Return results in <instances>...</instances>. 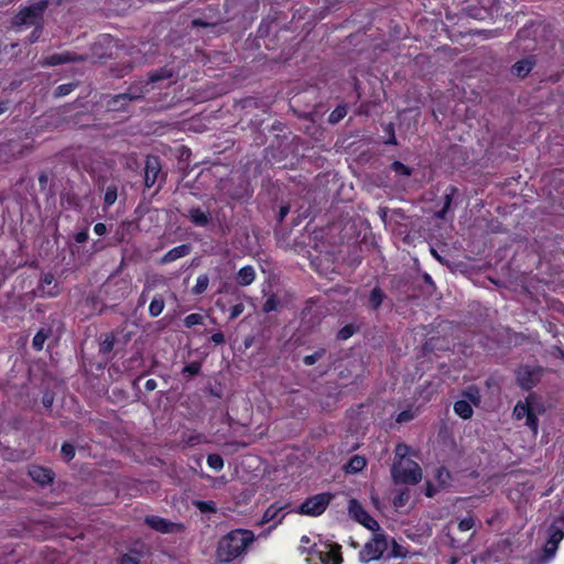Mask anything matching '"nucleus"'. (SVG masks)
<instances>
[{"label":"nucleus","mask_w":564,"mask_h":564,"mask_svg":"<svg viewBox=\"0 0 564 564\" xmlns=\"http://www.w3.org/2000/svg\"><path fill=\"white\" fill-rule=\"evenodd\" d=\"M254 540L249 530H234L226 534L218 544L217 557L220 562H230L241 555Z\"/></svg>","instance_id":"nucleus-1"},{"label":"nucleus","mask_w":564,"mask_h":564,"mask_svg":"<svg viewBox=\"0 0 564 564\" xmlns=\"http://www.w3.org/2000/svg\"><path fill=\"white\" fill-rule=\"evenodd\" d=\"M392 477L397 482L414 485L422 479V470L414 460L399 459L392 467Z\"/></svg>","instance_id":"nucleus-2"},{"label":"nucleus","mask_w":564,"mask_h":564,"mask_svg":"<svg viewBox=\"0 0 564 564\" xmlns=\"http://www.w3.org/2000/svg\"><path fill=\"white\" fill-rule=\"evenodd\" d=\"M389 545L388 539L382 534H375L373 538L368 541L362 550L359 552L360 561L368 563L371 561L379 560L382 554L387 551Z\"/></svg>","instance_id":"nucleus-3"},{"label":"nucleus","mask_w":564,"mask_h":564,"mask_svg":"<svg viewBox=\"0 0 564 564\" xmlns=\"http://www.w3.org/2000/svg\"><path fill=\"white\" fill-rule=\"evenodd\" d=\"M313 554L317 555L322 564H341L340 546L338 544L322 543L314 541Z\"/></svg>","instance_id":"nucleus-4"},{"label":"nucleus","mask_w":564,"mask_h":564,"mask_svg":"<svg viewBox=\"0 0 564 564\" xmlns=\"http://www.w3.org/2000/svg\"><path fill=\"white\" fill-rule=\"evenodd\" d=\"M332 496L329 494H318L308 498L300 507V513L316 517L322 514L329 505Z\"/></svg>","instance_id":"nucleus-5"},{"label":"nucleus","mask_w":564,"mask_h":564,"mask_svg":"<svg viewBox=\"0 0 564 564\" xmlns=\"http://www.w3.org/2000/svg\"><path fill=\"white\" fill-rule=\"evenodd\" d=\"M46 8V2H37L30 7L23 8L14 18L15 25L36 24Z\"/></svg>","instance_id":"nucleus-6"},{"label":"nucleus","mask_w":564,"mask_h":564,"mask_svg":"<svg viewBox=\"0 0 564 564\" xmlns=\"http://www.w3.org/2000/svg\"><path fill=\"white\" fill-rule=\"evenodd\" d=\"M349 514L358 521L360 524L365 525L367 529L376 532L379 530V523L368 514V512L361 507V505L351 499L348 505Z\"/></svg>","instance_id":"nucleus-7"},{"label":"nucleus","mask_w":564,"mask_h":564,"mask_svg":"<svg viewBox=\"0 0 564 564\" xmlns=\"http://www.w3.org/2000/svg\"><path fill=\"white\" fill-rule=\"evenodd\" d=\"M513 414L518 420L527 419L525 424L532 430L534 434L538 432V420L532 412V409L527 402H519L513 410Z\"/></svg>","instance_id":"nucleus-8"},{"label":"nucleus","mask_w":564,"mask_h":564,"mask_svg":"<svg viewBox=\"0 0 564 564\" xmlns=\"http://www.w3.org/2000/svg\"><path fill=\"white\" fill-rule=\"evenodd\" d=\"M161 171L160 162L155 156H148L144 169V183L147 187H151L156 182Z\"/></svg>","instance_id":"nucleus-9"},{"label":"nucleus","mask_w":564,"mask_h":564,"mask_svg":"<svg viewBox=\"0 0 564 564\" xmlns=\"http://www.w3.org/2000/svg\"><path fill=\"white\" fill-rule=\"evenodd\" d=\"M29 475L34 481L39 482L40 485H46L53 480L52 471L41 466H31L29 468Z\"/></svg>","instance_id":"nucleus-10"},{"label":"nucleus","mask_w":564,"mask_h":564,"mask_svg":"<svg viewBox=\"0 0 564 564\" xmlns=\"http://www.w3.org/2000/svg\"><path fill=\"white\" fill-rule=\"evenodd\" d=\"M283 510H284L283 506H278V505L270 506L265 510L262 521L267 522V523L273 521L274 524L280 523L284 517Z\"/></svg>","instance_id":"nucleus-11"},{"label":"nucleus","mask_w":564,"mask_h":564,"mask_svg":"<svg viewBox=\"0 0 564 564\" xmlns=\"http://www.w3.org/2000/svg\"><path fill=\"white\" fill-rule=\"evenodd\" d=\"M145 522L154 530L163 533L171 532L173 528L175 527L174 523L167 522L166 520L160 518V517H148L145 519Z\"/></svg>","instance_id":"nucleus-12"},{"label":"nucleus","mask_w":564,"mask_h":564,"mask_svg":"<svg viewBox=\"0 0 564 564\" xmlns=\"http://www.w3.org/2000/svg\"><path fill=\"white\" fill-rule=\"evenodd\" d=\"M189 251H191V248L187 245L177 246L164 254V257L162 258V262L163 263L173 262L180 258L187 256L189 253Z\"/></svg>","instance_id":"nucleus-13"},{"label":"nucleus","mask_w":564,"mask_h":564,"mask_svg":"<svg viewBox=\"0 0 564 564\" xmlns=\"http://www.w3.org/2000/svg\"><path fill=\"white\" fill-rule=\"evenodd\" d=\"M78 58L79 57L76 56L75 54H72L69 52H64V53H57V54L50 55L46 58L45 64L54 66V65H59V64H64V63H68V62H74V61H77Z\"/></svg>","instance_id":"nucleus-14"},{"label":"nucleus","mask_w":564,"mask_h":564,"mask_svg":"<svg viewBox=\"0 0 564 564\" xmlns=\"http://www.w3.org/2000/svg\"><path fill=\"white\" fill-rule=\"evenodd\" d=\"M256 271L251 265L241 268L237 274V283L242 286H247L254 281Z\"/></svg>","instance_id":"nucleus-15"},{"label":"nucleus","mask_w":564,"mask_h":564,"mask_svg":"<svg viewBox=\"0 0 564 564\" xmlns=\"http://www.w3.org/2000/svg\"><path fill=\"white\" fill-rule=\"evenodd\" d=\"M532 67L533 61L531 58H524L512 66V73L519 77H524L531 72Z\"/></svg>","instance_id":"nucleus-16"},{"label":"nucleus","mask_w":564,"mask_h":564,"mask_svg":"<svg viewBox=\"0 0 564 564\" xmlns=\"http://www.w3.org/2000/svg\"><path fill=\"white\" fill-rule=\"evenodd\" d=\"M455 413L462 419H469L473 415V408L466 400H459L454 404Z\"/></svg>","instance_id":"nucleus-17"},{"label":"nucleus","mask_w":564,"mask_h":564,"mask_svg":"<svg viewBox=\"0 0 564 564\" xmlns=\"http://www.w3.org/2000/svg\"><path fill=\"white\" fill-rule=\"evenodd\" d=\"M366 466V459L359 455L351 457L346 466V471L356 474L361 471Z\"/></svg>","instance_id":"nucleus-18"},{"label":"nucleus","mask_w":564,"mask_h":564,"mask_svg":"<svg viewBox=\"0 0 564 564\" xmlns=\"http://www.w3.org/2000/svg\"><path fill=\"white\" fill-rule=\"evenodd\" d=\"M189 219L197 226H205L208 223V216L199 208H193L188 212Z\"/></svg>","instance_id":"nucleus-19"},{"label":"nucleus","mask_w":564,"mask_h":564,"mask_svg":"<svg viewBox=\"0 0 564 564\" xmlns=\"http://www.w3.org/2000/svg\"><path fill=\"white\" fill-rule=\"evenodd\" d=\"M164 306H165V304H164L163 299L161 296H155L149 305L150 315L152 317L159 316L163 312Z\"/></svg>","instance_id":"nucleus-20"},{"label":"nucleus","mask_w":564,"mask_h":564,"mask_svg":"<svg viewBox=\"0 0 564 564\" xmlns=\"http://www.w3.org/2000/svg\"><path fill=\"white\" fill-rule=\"evenodd\" d=\"M531 376L532 373L528 368L520 369L517 375L518 381L525 389L531 388L533 384V379L531 378Z\"/></svg>","instance_id":"nucleus-21"},{"label":"nucleus","mask_w":564,"mask_h":564,"mask_svg":"<svg viewBox=\"0 0 564 564\" xmlns=\"http://www.w3.org/2000/svg\"><path fill=\"white\" fill-rule=\"evenodd\" d=\"M209 284V279L206 274H200L196 279V284L193 286L194 294H202L206 291Z\"/></svg>","instance_id":"nucleus-22"},{"label":"nucleus","mask_w":564,"mask_h":564,"mask_svg":"<svg viewBox=\"0 0 564 564\" xmlns=\"http://www.w3.org/2000/svg\"><path fill=\"white\" fill-rule=\"evenodd\" d=\"M207 465L214 470H220L224 467V459L217 454H210L207 457Z\"/></svg>","instance_id":"nucleus-23"},{"label":"nucleus","mask_w":564,"mask_h":564,"mask_svg":"<svg viewBox=\"0 0 564 564\" xmlns=\"http://www.w3.org/2000/svg\"><path fill=\"white\" fill-rule=\"evenodd\" d=\"M564 532L562 529L557 528L555 524H553L550 529V538L547 541L553 542L558 545V543L563 540Z\"/></svg>","instance_id":"nucleus-24"},{"label":"nucleus","mask_w":564,"mask_h":564,"mask_svg":"<svg viewBox=\"0 0 564 564\" xmlns=\"http://www.w3.org/2000/svg\"><path fill=\"white\" fill-rule=\"evenodd\" d=\"M203 319H204L203 315L197 314V313H192L184 318V325L186 327H193L195 325L202 324Z\"/></svg>","instance_id":"nucleus-25"},{"label":"nucleus","mask_w":564,"mask_h":564,"mask_svg":"<svg viewBox=\"0 0 564 564\" xmlns=\"http://www.w3.org/2000/svg\"><path fill=\"white\" fill-rule=\"evenodd\" d=\"M313 543L314 542H312L310 536L303 535L301 538L300 546H299L301 553L313 554Z\"/></svg>","instance_id":"nucleus-26"},{"label":"nucleus","mask_w":564,"mask_h":564,"mask_svg":"<svg viewBox=\"0 0 564 564\" xmlns=\"http://www.w3.org/2000/svg\"><path fill=\"white\" fill-rule=\"evenodd\" d=\"M47 338V334L44 330H40L33 338L32 345L36 350H41L44 346V343Z\"/></svg>","instance_id":"nucleus-27"},{"label":"nucleus","mask_w":564,"mask_h":564,"mask_svg":"<svg viewBox=\"0 0 564 564\" xmlns=\"http://www.w3.org/2000/svg\"><path fill=\"white\" fill-rule=\"evenodd\" d=\"M383 295L379 289H373L370 295V304L373 308H377L382 302Z\"/></svg>","instance_id":"nucleus-28"},{"label":"nucleus","mask_w":564,"mask_h":564,"mask_svg":"<svg viewBox=\"0 0 564 564\" xmlns=\"http://www.w3.org/2000/svg\"><path fill=\"white\" fill-rule=\"evenodd\" d=\"M557 544L546 541L544 545V557L546 561H550L556 553Z\"/></svg>","instance_id":"nucleus-29"},{"label":"nucleus","mask_w":564,"mask_h":564,"mask_svg":"<svg viewBox=\"0 0 564 564\" xmlns=\"http://www.w3.org/2000/svg\"><path fill=\"white\" fill-rule=\"evenodd\" d=\"M346 116V109L344 107H338L329 115V121L332 123H336L341 120Z\"/></svg>","instance_id":"nucleus-30"},{"label":"nucleus","mask_w":564,"mask_h":564,"mask_svg":"<svg viewBox=\"0 0 564 564\" xmlns=\"http://www.w3.org/2000/svg\"><path fill=\"white\" fill-rule=\"evenodd\" d=\"M117 200V189L115 187H108L105 193V204L111 206Z\"/></svg>","instance_id":"nucleus-31"},{"label":"nucleus","mask_w":564,"mask_h":564,"mask_svg":"<svg viewBox=\"0 0 564 564\" xmlns=\"http://www.w3.org/2000/svg\"><path fill=\"white\" fill-rule=\"evenodd\" d=\"M195 506L202 511V512H215L216 507L213 501H197L195 502Z\"/></svg>","instance_id":"nucleus-32"},{"label":"nucleus","mask_w":564,"mask_h":564,"mask_svg":"<svg viewBox=\"0 0 564 564\" xmlns=\"http://www.w3.org/2000/svg\"><path fill=\"white\" fill-rule=\"evenodd\" d=\"M392 170L399 175L409 176L411 174L410 169L400 162H394L392 164Z\"/></svg>","instance_id":"nucleus-33"},{"label":"nucleus","mask_w":564,"mask_h":564,"mask_svg":"<svg viewBox=\"0 0 564 564\" xmlns=\"http://www.w3.org/2000/svg\"><path fill=\"white\" fill-rule=\"evenodd\" d=\"M436 478H437L438 485L444 486V485H446L447 480L449 479V474L446 469L438 468L436 470Z\"/></svg>","instance_id":"nucleus-34"},{"label":"nucleus","mask_w":564,"mask_h":564,"mask_svg":"<svg viewBox=\"0 0 564 564\" xmlns=\"http://www.w3.org/2000/svg\"><path fill=\"white\" fill-rule=\"evenodd\" d=\"M474 527L473 518H465L459 521L458 528L460 531L466 532L469 531Z\"/></svg>","instance_id":"nucleus-35"},{"label":"nucleus","mask_w":564,"mask_h":564,"mask_svg":"<svg viewBox=\"0 0 564 564\" xmlns=\"http://www.w3.org/2000/svg\"><path fill=\"white\" fill-rule=\"evenodd\" d=\"M465 395L469 399L470 402H473L474 404H478L479 402V393L476 389L474 388H469Z\"/></svg>","instance_id":"nucleus-36"},{"label":"nucleus","mask_w":564,"mask_h":564,"mask_svg":"<svg viewBox=\"0 0 564 564\" xmlns=\"http://www.w3.org/2000/svg\"><path fill=\"white\" fill-rule=\"evenodd\" d=\"M322 355H323L322 351H317L315 354L305 356L304 364L307 365V366H312L322 357Z\"/></svg>","instance_id":"nucleus-37"},{"label":"nucleus","mask_w":564,"mask_h":564,"mask_svg":"<svg viewBox=\"0 0 564 564\" xmlns=\"http://www.w3.org/2000/svg\"><path fill=\"white\" fill-rule=\"evenodd\" d=\"M62 454L64 455V457L66 459H68V460L72 459L74 457V454H75L73 445L64 444L62 446Z\"/></svg>","instance_id":"nucleus-38"},{"label":"nucleus","mask_w":564,"mask_h":564,"mask_svg":"<svg viewBox=\"0 0 564 564\" xmlns=\"http://www.w3.org/2000/svg\"><path fill=\"white\" fill-rule=\"evenodd\" d=\"M409 453V447L405 444H399L395 447V455L400 457V459H406L405 456Z\"/></svg>","instance_id":"nucleus-39"},{"label":"nucleus","mask_w":564,"mask_h":564,"mask_svg":"<svg viewBox=\"0 0 564 564\" xmlns=\"http://www.w3.org/2000/svg\"><path fill=\"white\" fill-rule=\"evenodd\" d=\"M413 417H414L413 412H411V411H403V412L398 414L397 422H399V423L408 422V421L412 420Z\"/></svg>","instance_id":"nucleus-40"},{"label":"nucleus","mask_w":564,"mask_h":564,"mask_svg":"<svg viewBox=\"0 0 564 564\" xmlns=\"http://www.w3.org/2000/svg\"><path fill=\"white\" fill-rule=\"evenodd\" d=\"M354 330H352V327L351 326H346L344 328H341L338 333V337L340 339H348L351 335H352Z\"/></svg>","instance_id":"nucleus-41"},{"label":"nucleus","mask_w":564,"mask_h":564,"mask_svg":"<svg viewBox=\"0 0 564 564\" xmlns=\"http://www.w3.org/2000/svg\"><path fill=\"white\" fill-rule=\"evenodd\" d=\"M121 564H139V558L134 555L126 554L121 557Z\"/></svg>","instance_id":"nucleus-42"},{"label":"nucleus","mask_w":564,"mask_h":564,"mask_svg":"<svg viewBox=\"0 0 564 564\" xmlns=\"http://www.w3.org/2000/svg\"><path fill=\"white\" fill-rule=\"evenodd\" d=\"M88 239V231L87 230H82L79 232H77L75 235V240L76 242L78 243H83L85 242L86 240Z\"/></svg>","instance_id":"nucleus-43"},{"label":"nucleus","mask_w":564,"mask_h":564,"mask_svg":"<svg viewBox=\"0 0 564 564\" xmlns=\"http://www.w3.org/2000/svg\"><path fill=\"white\" fill-rule=\"evenodd\" d=\"M274 308H275V300L273 297L268 299L263 305V311L271 312Z\"/></svg>","instance_id":"nucleus-44"},{"label":"nucleus","mask_w":564,"mask_h":564,"mask_svg":"<svg viewBox=\"0 0 564 564\" xmlns=\"http://www.w3.org/2000/svg\"><path fill=\"white\" fill-rule=\"evenodd\" d=\"M184 371L185 372H188L191 375H196L198 371H199V365L196 364V362H193L191 365H187L185 368H184Z\"/></svg>","instance_id":"nucleus-45"},{"label":"nucleus","mask_w":564,"mask_h":564,"mask_svg":"<svg viewBox=\"0 0 564 564\" xmlns=\"http://www.w3.org/2000/svg\"><path fill=\"white\" fill-rule=\"evenodd\" d=\"M94 231H95V234H96V235H98V236H102V235H105V234H106V231H107V227H106V225H105V224H102V223H98V224H96V225H95V227H94Z\"/></svg>","instance_id":"nucleus-46"},{"label":"nucleus","mask_w":564,"mask_h":564,"mask_svg":"<svg viewBox=\"0 0 564 564\" xmlns=\"http://www.w3.org/2000/svg\"><path fill=\"white\" fill-rule=\"evenodd\" d=\"M53 282H54V276H53L52 274H50V273H48V274H45V275L43 276V279H42V284H41V285H42V289L44 290V289H45V286H50V285H52V284H53Z\"/></svg>","instance_id":"nucleus-47"},{"label":"nucleus","mask_w":564,"mask_h":564,"mask_svg":"<svg viewBox=\"0 0 564 564\" xmlns=\"http://www.w3.org/2000/svg\"><path fill=\"white\" fill-rule=\"evenodd\" d=\"M212 340L216 345H220L225 341V337L221 333H215L212 335Z\"/></svg>","instance_id":"nucleus-48"},{"label":"nucleus","mask_w":564,"mask_h":564,"mask_svg":"<svg viewBox=\"0 0 564 564\" xmlns=\"http://www.w3.org/2000/svg\"><path fill=\"white\" fill-rule=\"evenodd\" d=\"M242 305L241 304H238V305H235L231 310V314H230V317L231 318H236L238 317L241 313H242Z\"/></svg>","instance_id":"nucleus-49"},{"label":"nucleus","mask_w":564,"mask_h":564,"mask_svg":"<svg viewBox=\"0 0 564 564\" xmlns=\"http://www.w3.org/2000/svg\"><path fill=\"white\" fill-rule=\"evenodd\" d=\"M436 488L429 484L426 487V496L432 497L436 492Z\"/></svg>","instance_id":"nucleus-50"},{"label":"nucleus","mask_w":564,"mask_h":564,"mask_svg":"<svg viewBox=\"0 0 564 564\" xmlns=\"http://www.w3.org/2000/svg\"><path fill=\"white\" fill-rule=\"evenodd\" d=\"M404 500H405V499H404V496H403V494H402V495H400V496L394 500V505H395L397 507H402V506L404 505Z\"/></svg>","instance_id":"nucleus-51"},{"label":"nucleus","mask_w":564,"mask_h":564,"mask_svg":"<svg viewBox=\"0 0 564 564\" xmlns=\"http://www.w3.org/2000/svg\"><path fill=\"white\" fill-rule=\"evenodd\" d=\"M288 213H289V207H286V206L281 207L280 219L282 220L288 215Z\"/></svg>","instance_id":"nucleus-52"},{"label":"nucleus","mask_w":564,"mask_h":564,"mask_svg":"<svg viewBox=\"0 0 564 564\" xmlns=\"http://www.w3.org/2000/svg\"><path fill=\"white\" fill-rule=\"evenodd\" d=\"M145 387L148 390H153L156 387V383L154 380L150 379L147 381Z\"/></svg>","instance_id":"nucleus-53"},{"label":"nucleus","mask_w":564,"mask_h":564,"mask_svg":"<svg viewBox=\"0 0 564 564\" xmlns=\"http://www.w3.org/2000/svg\"><path fill=\"white\" fill-rule=\"evenodd\" d=\"M57 90H58V95H65L69 91L68 89L65 88V86H59L57 88Z\"/></svg>","instance_id":"nucleus-54"},{"label":"nucleus","mask_w":564,"mask_h":564,"mask_svg":"<svg viewBox=\"0 0 564 564\" xmlns=\"http://www.w3.org/2000/svg\"><path fill=\"white\" fill-rule=\"evenodd\" d=\"M52 398L50 397H44L43 399V403L46 405V406H50L52 404Z\"/></svg>","instance_id":"nucleus-55"},{"label":"nucleus","mask_w":564,"mask_h":564,"mask_svg":"<svg viewBox=\"0 0 564 564\" xmlns=\"http://www.w3.org/2000/svg\"><path fill=\"white\" fill-rule=\"evenodd\" d=\"M432 254L434 258H436L438 261H441V257L437 254V252L434 249H431Z\"/></svg>","instance_id":"nucleus-56"},{"label":"nucleus","mask_w":564,"mask_h":564,"mask_svg":"<svg viewBox=\"0 0 564 564\" xmlns=\"http://www.w3.org/2000/svg\"><path fill=\"white\" fill-rule=\"evenodd\" d=\"M46 293H47L50 296H53V295H55V294H56V292H53V291H47Z\"/></svg>","instance_id":"nucleus-57"},{"label":"nucleus","mask_w":564,"mask_h":564,"mask_svg":"<svg viewBox=\"0 0 564 564\" xmlns=\"http://www.w3.org/2000/svg\"><path fill=\"white\" fill-rule=\"evenodd\" d=\"M6 110V107L0 105V113H2Z\"/></svg>","instance_id":"nucleus-58"},{"label":"nucleus","mask_w":564,"mask_h":564,"mask_svg":"<svg viewBox=\"0 0 564 564\" xmlns=\"http://www.w3.org/2000/svg\"><path fill=\"white\" fill-rule=\"evenodd\" d=\"M449 204V196H446V206Z\"/></svg>","instance_id":"nucleus-59"},{"label":"nucleus","mask_w":564,"mask_h":564,"mask_svg":"<svg viewBox=\"0 0 564 564\" xmlns=\"http://www.w3.org/2000/svg\"><path fill=\"white\" fill-rule=\"evenodd\" d=\"M561 520L564 521V512H563V516H562Z\"/></svg>","instance_id":"nucleus-60"}]
</instances>
